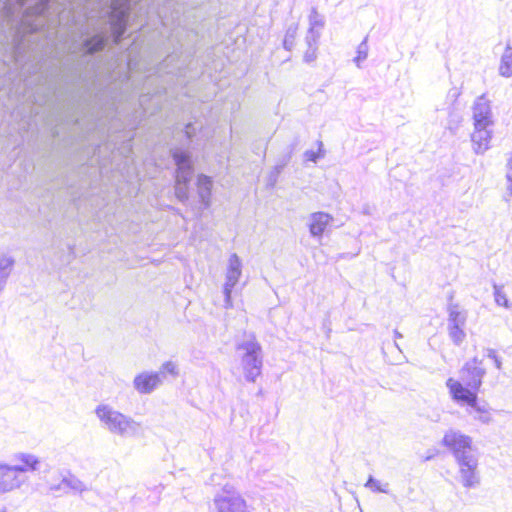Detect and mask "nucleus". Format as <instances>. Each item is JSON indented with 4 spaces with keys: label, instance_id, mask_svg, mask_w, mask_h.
Instances as JSON below:
<instances>
[{
    "label": "nucleus",
    "instance_id": "nucleus-13",
    "mask_svg": "<svg viewBox=\"0 0 512 512\" xmlns=\"http://www.w3.org/2000/svg\"><path fill=\"white\" fill-rule=\"evenodd\" d=\"M492 138V127H477L474 126V131L471 134V141L473 150L476 154H483L490 147Z\"/></svg>",
    "mask_w": 512,
    "mask_h": 512
},
{
    "label": "nucleus",
    "instance_id": "nucleus-14",
    "mask_svg": "<svg viewBox=\"0 0 512 512\" xmlns=\"http://www.w3.org/2000/svg\"><path fill=\"white\" fill-rule=\"evenodd\" d=\"M332 215L326 212H314L309 216V232L312 237H321L326 228L333 222Z\"/></svg>",
    "mask_w": 512,
    "mask_h": 512
},
{
    "label": "nucleus",
    "instance_id": "nucleus-34",
    "mask_svg": "<svg viewBox=\"0 0 512 512\" xmlns=\"http://www.w3.org/2000/svg\"><path fill=\"white\" fill-rule=\"evenodd\" d=\"M486 356L494 361L495 367L498 370L502 369L501 358L497 355V353L494 349H491V348L486 349Z\"/></svg>",
    "mask_w": 512,
    "mask_h": 512
},
{
    "label": "nucleus",
    "instance_id": "nucleus-10",
    "mask_svg": "<svg viewBox=\"0 0 512 512\" xmlns=\"http://www.w3.org/2000/svg\"><path fill=\"white\" fill-rule=\"evenodd\" d=\"M473 125L477 127H492V110L490 101L485 94L476 98L472 106Z\"/></svg>",
    "mask_w": 512,
    "mask_h": 512
},
{
    "label": "nucleus",
    "instance_id": "nucleus-25",
    "mask_svg": "<svg viewBox=\"0 0 512 512\" xmlns=\"http://www.w3.org/2000/svg\"><path fill=\"white\" fill-rule=\"evenodd\" d=\"M365 487L370 489L372 492L379 493H389V484L381 483L379 480L375 479L373 476H369L367 482L365 483Z\"/></svg>",
    "mask_w": 512,
    "mask_h": 512
},
{
    "label": "nucleus",
    "instance_id": "nucleus-32",
    "mask_svg": "<svg viewBox=\"0 0 512 512\" xmlns=\"http://www.w3.org/2000/svg\"><path fill=\"white\" fill-rule=\"evenodd\" d=\"M321 32L319 30L308 29L305 42L308 47H317Z\"/></svg>",
    "mask_w": 512,
    "mask_h": 512
},
{
    "label": "nucleus",
    "instance_id": "nucleus-22",
    "mask_svg": "<svg viewBox=\"0 0 512 512\" xmlns=\"http://www.w3.org/2000/svg\"><path fill=\"white\" fill-rule=\"evenodd\" d=\"M61 487H66L76 492H83L87 490L85 484L73 475L63 478L59 486L55 487V489H60Z\"/></svg>",
    "mask_w": 512,
    "mask_h": 512
},
{
    "label": "nucleus",
    "instance_id": "nucleus-8",
    "mask_svg": "<svg viewBox=\"0 0 512 512\" xmlns=\"http://www.w3.org/2000/svg\"><path fill=\"white\" fill-rule=\"evenodd\" d=\"M462 383L474 391H479L482 379L486 375V369L482 366V360L477 357L465 363L460 371Z\"/></svg>",
    "mask_w": 512,
    "mask_h": 512
},
{
    "label": "nucleus",
    "instance_id": "nucleus-38",
    "mask_svg": "<svg viewBox=\"0 0 512 512\" xmlns=\"http://www.w3.org/2000/svg\"><path fill=\"white\" fill-rule=\"evenodd\" d=\"M191 129H192V125L188 124L186 126V134L188 135V137H191Z\"/></svg>",
    "mask_w": 512,
    "mask_h": 512
},
{
    "label": "nucleus",
    "instance_id": "nucleus-33",
    "mask_svg": "<svg viewBox=\"0 0 512 512\" xmlns=\"http://www.w3.org/2000/svg\"><path fill=\"white\" fill-rule=\"evenodd\" d=\"M318 145H319L318 152H315L313 150H307L304 153V157L306 160L316 163L319 158H322L324 156V153L322 151V146H323L322 142L318 141Z\"/></svg>",
    "mask_w": 512,
    "mask_h": 512
},
{
    "label": "nucleus",
    "instance_id": "nucleus-37",
    "mask_svg": "<svg viewBox=\"0 0 512 512\" xmlns=\"http://www.w3.org/2000/svg\"><path fill=\"white\" fill-rule=\"evenodd\" d=\"M476 413L483 414L488 411L485 405H479L478 401L475 400V405L470 406Z\"/></svg>",
    "mask_w": 512,
    "mask_h": 512
},
{
    "label": "nucleus",
    "instance_id": "nucleus-20",
    "mask_svg": "<svg viewBox=\"0 0 512 512\" xmlns=\"http://www.w3.org/2000/svg\"><path fill=\"white\" fill-rule=\"evenodd\" d=\"M498 73L504 78L512 77V45L507 42L504 52L500 57Z\"/></svg>",
    "mask_w": 512,
    "mask_h": 512
},
{
    "label": "nucleus",
    "instance_id": "nucleus-26",
    "mask_svg": "<svg viewBox=\"0 0 512 512\" xmlns=\"http://www.w3.org/2000/svg\"><path fill=\"white\" fill-rule=\"evenodd\" d=\"M297 30H298L297 25H291L286 30L284 41H283V46L288 51H291L292 48L294 47L295 39L297 36Z\"/></svg>",
    "mask_w": 512,
    "mask_h": 512
},
{
    "label": "nucleus",
    "instance_id": "nucleus-39",
    "mask_svg": "<svg viewBox=\"0 0 512 512\" xmlns=\"http://www.w3.org/2000/svg\"><path fill=\"white\" fill-rule=\"evenodd\" d=\"M395 338H402V334L399 333L397 330L394 331Z\"/></svg>",
    "mask_w": 512,
    "mask_h": 512
},
{
    "label": "nucleus",
    "instance_id": "nucleus-29",
    "mask_svg": "<svg viewBox=\"0 0 512 512\" xmlns=\"http://www.w3.org/2000/svg\"><path fill=\"white\" fill-rule=\"evenodd\" d=\"M161 374V379L163 380L167 374L177 377L179 374L177 364L173 361H167L163 363L160 367V370L157 372Z\"/></svg>",
    "mask_w": 512,
    "mask_h": 512
},
{
    "label": "nucleus",
    "instance_id": "nucleus-7",
    "mask_svg": "<svg viewBox=\"0 0 512 512\" xmlns=\"http://www.w3.org/2000/svg\"><path fill=\"white\" fill-rule=\"evenodd\" d=\"M242 275V261L236 253L230 255L227 263L226 273H225V283L223 286V294H224V307L226 309H230L233 307L232 304V290L237 285L240 277Z\"/></svg>",
    "mask_w": 512,
    "mask_h": 512
},
{
    "label": "nucleus",
    "instance_id": "nucleus-30",
    "mask_svg": "<svg viewBox=\"0 0 512 512\" xmlns=\"http://www.w3.org/2000/svg\"><path fill=\"white\" fill-rule=\"evenodd\" d=\"M462 122V117L459 113L455 111H451L449 113V118L447 122L446 128L452 133L455 134Z\"/></svg>",
    "mask_w": 512,
    "mask_h": 512
},
{
    "label": "nucleus",
    "instance_id": "nucleus-6",
    "mask_svg": "<svg viewBox=\"0 0 512 512\" xmlns=\"http://www.w3.org/2000/svg\"><path fill=\"white\" fill-rule=\"evenodd\" d=\"M447 331L451 341L459 346L466 338L465 326L468 312L457 303H449L447 306Z\"/></svg>",
    "mask_w": 512,
    "mask_h": 512
},
{
    "label": "nucleus",
    "instance_id": "nucleus-31",
    "mask_svg": "<svg viewBox=\"0 0 512 512\" xmlns=\"http://www.w3.org/2000/svg\"><path fill=\"white\" fill-rule=\"evenodd\" d=\"M50 0H40L27 14L32 13L38 17H44L49 8Z\"/></svg>",
    "mask_w": 512,
    "mask_h": 512
},
{
    "label": "nucleus",
    "instance_id": "nucleus-11",
    "mask_svg": "<svg viewBox=\"0 0 512 512\" xmlns=\"http://www.w3.org/2000/svg\"><path fill=\"white\" fill-rule=\"evenodd\" d=\"M446 386L449 389L451 398L457 403L473 406L475 405V400H478V391L472 390L460 381L449 378L446 381Z\"/></svg>",
    "mask_w": 512,
    "mask_h": 512
},
{
    "label": "nucleus",
    "instance_id": "nucleus-19",
    "mask_svg": "<svg viewBox=\"0 0 512 512\" xmlns=\"http://www.w3.org/2000/svg\"><path fill=\"white\" fill-rule=\"evenodd\" d=\"M298 143H299V140L296 138L294 140V142L289 146V148H290L289 152L280 160V162L270 172V174L268 176V186L273 187L276 184V182L278 180V176L282 172L283 168L290 161L291 155H292L293 151L296 149Z\"/></svg>",
    "mask_w": 512,
    "mask_h": 512
},
{
    "label": "nucleus",
    "instance_id": "nucleus-23",
    "mask_svg": "<svg viewBox=\"0 0 512 512\" xmlns=\"http://www.w3.org/2000/svg\"><path fill=\"white\" fill-rule=\"evenodd\" d=\"M369 52L368 47V36H366L363 41L358 45L356 50V57L353 59V62L356 64L358 68L362 67V63L367 59Z\"/></svg>",
    "mask_w": 512,
    "mask_h": 512
},
{
    "label": "nucleus",
    "instance_id": "nucleus-35",
    "mask_svg": "<svg viewBox=\"0 0 512 512\" xmlns=\"http://www.w3.org/2000/svg\"><path fill=\"white\" fill-rule=\"evenodd\" d=\"M317 47H308L305 54H304V61L306 63L313 62L317 57Z\"/></svg>",
    "mask_w": 512,
    "mask_h": 512
},
{
    "label": "nucleus",
    "instance_id": "nucleus-28",
    "mask_svg": "<svg viewBox=\"0 0 512 512\" xmlns=\"http://www.w3.org/2000/svg\"><path fill=\"white\" fill-rule=\"evenodd\" d=\"M506 180H507V187H506V193L504 195V200L506 202H509L512 197V151L510 154V157L507 160L506 164Z\"/></svg>",
    "mask_w": 512,
    "mask_h": 512
},
{
    "label": "nucleus",
    "instance_id": "nucleus-4",
    "mask_svg": "<svg viewBox=\"0 0 512 512\" xmlns=\"http://www.w3.org/2000/svg\"><path fill=\"white\" fill-rule=\"evenodd\" d=\"M209 509L210 512H249L245 499L230 485L215 494Z\"/></svg>",
    "mask_w": 512,
    "mask_h": 512
},
{
    "label": "nucleus",
    "instance_id": "nucleus-15",
    "mask_svg": "<svg viewBox=\"0 0 512 512\" xmlns=\"http://www.w3.org/2000/svg\"><path fill=\"white\" fill-rule=\"evenodd\" d=\"M14 459L19 461V464H10L12 468H18V476L21 479H26L24 475L26 472H34L39 469L40 460L37 456L30 453H18L14 456Z\"/></svg>",
    "mask_w": 512,
    "mask_h": 512
},
{
    "label": "nucleus",
    "instance_id": "nucleus-2",
    "mask_svg": "<svg viewBox=\"0 0 512 512\" xmlns=\"http://www.w3.org/2000/svg\"><path fill=\"white\" fill-rule=\"evenodd\" d=\"M95 415L101 426L113 435L130 438L136 436L140 430V423L108 404L98 405L95 409Z\"/></svg>",
    "mask_w": 512,
    "mask_h": 512
},
{
    "label": "nucleus",
    "instance_id": "nucleus-17",
    "mask_svg": "<svg viewBox=\"0 0 512 512\" xmlns=\"http://www.w3.org/2000/svg\"><path fill=\"white\" fill-rule=\"evenodd\" d=\"M212 189V180L206 175H199L197 178V191L200 201L203 205L201 211L210 206V197Z\"/></svg>",
    "mask_w": 512,
    "mask_h": 512
},
{
    "label": "nucleus",
    "instance_id": "nucleus-3",
    "mask_svg": "<svg viewBox=\"0 0 512 512\" xmlns=\"http://www.w3.org/2000/svg\"><path fill=\"white\" fill-rule=\"evenodd\" d=\"M237 351L242 352L241 364L244 377L248 382L254 383L260 376L263 366L262 347L254 335H249L245 340L238 343Z\"/></svg>",
    "mask_w": 512,
    "mask_h": 512
},
{
    "label": "nucleus",
    "instance_id": "nucleus-24",
    "mask_svg": "<svg viewBox=\"0 0 512 512\" xmlns=\"http://www.w3.org/2000/svg\"><path fill=\"white\" fill-rule=\"evenodd\" d=\"M325 25V21L322 15H320L315 7L311 9L309 15V29L311 30H319L323 29Z\"/></svg>",
    "mask_w": 512,
    "mask_h": 512
},
{
    "label": "nucleus",
    "instance_id": "nucleus-5",
    "mask_svg": "<svg viewBox=\"0 0 512 512\" xmlns=\"http://www.w3.org/2000/svg\"><path fill=\"white\" fill-rule=\"evenodd\" d=\"M173 159L177 166L175 195L180 202L185 203L189 198L188 183L190 182L193 175V167L191 164L190 156L185 151H174Z\"/></svg>",
    "mask_w": 512,
    "mask_h": 512
},
{
    "label": "nucleus",
    "instance_id": "nucleus-36",
    "mask_svg": "<svg viewBox=\"0 0 512 512\" xmlns=\"http://www.w3.org/2000/svg\"><path fill=\"white\" fill-rule=\"evenodd\" d=\"M477 420H479L480 422L484 423V424H488L491 422L492 418L489 414V412H485L483 414H479V416L475 417Z\"/></svg>",
    "mask_w": 512,
    "mask_h": 512
},
{
    "label": "nucleus",
    "instance_id": "nucleus-9",
    "mask_svg": "<svg viewBox=\"0 0 512 512\" xmlns=\"http://www.w3.org/2000/svg\"><path fill=\"white\" fill-rule=\"evenodd\" d=\"M18 470L0 461V496L18 490L26 483V479L18 476Z\"/></svg>",
    "mask_w": 512,
    "mask_h": 512
},
{
    "label": "nucleus",
    "instance_id": "nucleus-27",
    "mask_svg": "<svg viewBox=\"0 0 512 512\" xmlns=\"http://www.w3.org/2000/svg\"><path fill=\"white\" fill-rule=\"evenodd\" d=\"M493 288H494V299H495L496 304L499 306H503L507 309L511 308V304H510L505 292L503 291V286L494 284Z\"/></svg>",
    "mask_w": 512,
    "mask_h": 512
},
{
    "label": "nucleus",
    "instance_id": "nucleus-40",
    "mask_svg": "<svg viewBox=\"0 0 512 512\" xmlns=\"http://www.w3.org/2000/svg\"><path fill=\"white\" fill-rule=\"evenodd\" d=\"M21 4L23 5L27 0H19Z\"/></svg>",
    "mask_w": 512,
    "mask_h": 512
},
{
    "label": "nucleus",
    "instance_id": "nucleus-21",
    "mask_svg": "<svg viewBox=\"0 0 512 512\" xmlns=\"http://www.w3.org/2000/svg\"><path fill=\"white\" fill-rule=\"evenodd\" d=\"M178 61V56L176 54H171L163 60L162 63L156 68V74H173L176 76H181V67L178 65H174V62Z\"/></svg>",
    "mask_w": 512,
    "mask_h": 512
},
{
    "label": "nucleus",
    "instance_id": "nucleus-18",
    "mask_svg": "<svg viewBox=\"0 0 512 512\" xmlns=\"http://www.w3.org/2000/svg\"><path fill=\"white\" fill-rule=\"evenodd\" d=\"M108 41L107 31L99 32L83 42L87 54H94L104 49Z\"/></svg>",
    "mask_w": 512,
    "mask_h": 512
},
{
    "label": "nucleus",
    "instance_id": "nucleus-12",
    "mask_svg": "<svg viewBox=\"0 0 512 512\" xmlns=\"http://www.w3.org/2000/svg\"><path fill=\"white\" fill-rule=\"evenodd\" d=\"M161 384V374L155 372L139 373L133 380V387L140 394H151Z\"/></svg>",
    "mask_w": 512,
    "mask_h": 512
},
{
    "label": "nucleus",
    "instance_id": "nucleus-1",
    "mask_svg": "<svg viewBox=\"0 0 512 512\" xmlns=\"http://www.w3.org/2000/svg\"><path fill=\"white\" fill-rule=\"evenodd\" d=\"M445 446L453 455L458 466V479L468 489L480 485V473L478 470L479 453L473 446L472 438L459 430H448L442 439Z\"/></svg>",
    "mask_w": 512,
    "mask_h": 512
},
{
    "label": "nucleus",
    "instance_id": "nucleus-16",
    "mask_svg": "<svg viewBox=\"0 0 512 512\" xmlns=\"http://www.w3.org/2000/svg\"><path fill=\"white\" fill-rule=\"evenodd\" d=\"M15 259L9 253L0 251V296L4 292L8 279L14 269Z\"/></svg>",
    "mask_w": 512,
    "mask_h": 512
}]
</instances>
